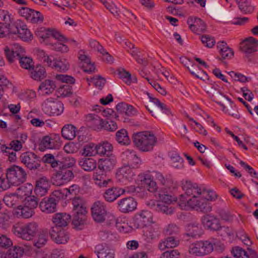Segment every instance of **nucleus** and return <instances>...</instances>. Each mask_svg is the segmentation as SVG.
<instances>
[{
	"label": "nucleus",
	"instance_id": "58",
	"mask_svg": "<svg viewBox=\"0 0 258 258\" xmlns=\"http://www.w3.org/2000/svg\"><path fill=\"white\" fill-rule=\"evenodd\" d=\"M136 154L135 151L127 149L122 153L121 157L123 161L127 162V165H129Z\"/></svg>",
	"mask_w": 258,
	"mask_h": 258
},
{
	"label": "nucleus",
	"instance_id": "45",
	"mask_svg": "<svg viewBox=\"0 0 258 258\" xmlns=\"http://www.w3.org/2000/svg\"><path fill=\"white\" fill-rule=\"evenodd\" d=\"M116 140L119 144L122 145H127L131 142L127 131L123 128L116 132Z\"/></svg>",
	"mask_w": 258,
	"mask_h": 258
},
{
	"label": "nucleus",
	"instance_id": "53",
	"mask_svg": "<svg viewBox=\"0 0 258 258\" xmlns=\"http://www.w3.org/2000/svg\"><path fill=\"white\" fill-rule=\"evenodd\" d=\"M97 154V145L95 144L89 143L84 146L82 154L85 156H93Z\"/></svg>",
	"mask_w": 258,
	"mask_h": 258
},
{
	"label": "nucleus",
	"instance_id": "17",
	"mask_svg": "<svg viewBox=\"0 0 258 258\" xmlns=\"http://www.w3.org/2000/svg\"><path fill=\"white\" fill-rule=\"evenodd\" d=\"M182 188L184 191L186 196L194 198H198L199 196H202L203 186H198L197 183H193L190 181L185 180L182 181Z\"/></svg>",
	"mask_w": 258,
	"mask_h": 258
},
{
	"label": "nucleus",
	"instance_id": "63",
	"mask_svg": "<svg viewBox=\"0 0 258 258\" xmlns=\"http://www.w3.org/2000/svg\"><path fill=\"white\" fill-rule=\"evenodd\" d=\"M99 236L102 240L107 241L114 240L116 238L115 236L113 233L106 230L100 231Z\"/></svg>",
	"mask_w": 258,
	"mask_h": 258
},
{
	"label": "nucleus",
	"instance_id": "31",
	"mask_svg": "<svg viewBox=\"0 0 258 258\" xmlns=\"http://www.w3.org/2000/svg\"><path fill=\"white\" fill-rule=\"evenodd\" d=\"M95 252L98 258H114V251L103 244H98L95 247Z\"/></svg>",
	"mask_w": 258,
	"mask_h": 258
},
{
	"label": "nucleus",
	"instance_id": "35",
	"mask_svg": "<svg viewBox=\"0 0 258 258\" xmlns=\"http://www.w3.org/2000/svg\"><path fill=\"white\" fill-rule=\"evenodd\" d=\"M239 9L243 14H250L254 10V6L249 0H235Z\"/></svg>",
	"mask_w": 258,
	"mask_h": 258
},
{
	"label": "nucleus",
	"instance_id": "56",
	"mask_svg": "<svg viewBox=\"0 0 258 258\" xmlns=\"http://www.w3.org/2000/svg\"><path fill=\"white\" fill-rule=\"evenodd\" d=\"M10 146V147H7L5 145H3L1 149L2 151H6V150H12V149L13 151H18L22 148L21 142L18 140H13L11 141Z\"/></svg>",
	"mask_w": 258,
	"mask_h": 258
},
{
	"label": "nucleus",
	"instance_id": "39",
	"mask_svg": "<svg viewBox=\"0 0 258 258\" xmlns=\"http://www.w3.org/2000/svg\"><path fill=\"white\" fill-rule=\"evenodd\" d=\"M31 77L36 81H40L46 76L45 69L41 66H34L29 70Z\"/></svg>",
	"mask_w": 258,
	"mask_h": 258
},
{
	"label": "nucleus",
	"instance_id": "59",
	"mask_svg": "<svg viewBox=\"0 0 258 258\" xmlns=\"http://www.w3.org/2000/svg\"><path fill=\"white\" fill-rule=\"evenodd\" d=\"M87 81L89 82V84L90 82H91L95 85L96 87H98L100 89H102L106 82L105 79L102 78L100 76H95L93 78H91L90 80L87 79Z\"/></svg>",
	"mask_w": 258,
	"mask_h": 258
},
{
	"label": "nucleus",
	"instance_id": "48",
	"mask_svg": "<svg viewBox=\"0 0 258 258\" xmlns=\"http://www.w3.org/2000/svg\"><path fill=\"white\" fill-rule=\"evenodd\" d=\"M24 253L23 249L20 246H14L9 249L4 258H20Z\"/></svg>",
	"mask_w": 258,
	"mask_h": 258
},
{
	"label": "nucleus",
	"instance_id": "2",
	"mask_svg": "<svg viewBox=\"0 0 258 258\" xmlns=\"http://www.w3.org/2000/svg\"><path fill=\"white\" fill-rule=\"evenodd\" d=\"M133 141L140 151L151 152L156 144L157 138L150 132H138L133 135Z\"/></svg>",
	"mask_w": 258,
	"mask_h": 258
},
{
	"label": "nucleus",
	"instance_id": "24",
	"mask_svg": "<svg viewBox=\"0 0 258 258\" xmlns=\"http://www.w3.org/2000/svg\"><path fill=\"white\" fill-rule=\"evenodd\" d=\"M50 183L48 179L45 176L39 178L36 181L34 192L37 197H43L48 191Z\"/></svg>",
	"mask_w": 258,
	"mask_h": 258
},
{
	"label": "nucleus",
	"instance_id": "32",
	"mask_svg": "<svg viewBox=\"0 0 258 258\" xmlns=\"http://www.w3.org/2000/svg\"><path fill=\"white\" fill-rule=\"evenodd\" d=\"M55 88L56 86L53 81L45 80L41 83L38 91L41 95H48L51 93Z\"/></svg>",
	"mask_w": 258,
	"mask_h": 258
},
{
	"label": "nucleus",
	"instance_id": "62",
	"mask_svg": "<svg viewBox=\"0 0 258 258\" xmlns=\"http://www.w3.org/2000/svg\"><path fill=\"white\" fill-rule=\"evenodd\" d=\"M119 78L122 79L127 85H130L132 83L131 75L124 69H120L118 71Z\"/></svg>",
	"mask_w": 258,
	"mask_h": 258
},
{
	"label": "nucleus",
	"instance_id": "42",
	"mask_svg": "<svg viewBox=\"0 0 258 258\" xmlns=\"http://www.w3.org/2000/svg\"><path fill=\"white\" fill-rule=\"evenodd\" d=\"M76 127L72 124L65 125L61 130V135L66 139L71 140L76 137Z\"/></svg>",
	"mask_w": 258,
	"mask_h": 258
},
{
	"label": "nucleus",
	"instance_id": "14",
	"mask_svg": "<svg viewBox=\"0 0 258 258\" xmlns=\"http://www.w3.org/2000/svg\"><path fill=\"white\" fill-rule=\"evenodd\" d=\"M134 226L137 228L148 226L153 222V214L147 210H143L138 213L134 220Z\"/></svg>",
	"mask_w": 258,
	"mask_h": 258
},
{
	"label": "nucleus",
	"instance_id": "47",
	"mask_svg": "<svg viewBox=\"0 0 258 258\" xmlns=\"http://www.w3.org/2000/svg\"><path fill=\"white\" fill-rule=\"evenodd\" d=\"M247 17H222L220 20V22L225 23H231L232 24L242 25L248 21Z\"/></svg>",
	"mask_w": 258,
	"mask_h": 258
},
{
	"label": "nucleus",
	"instance_id": "61",
	"mask_svg": "<svg viewBox=\"0 0 258 258\" xmlns=\"http://www.w3.org/2000/svg\"><path fill=\"white\" fill-rule=\"evenodd\" d=\"M102 176L101 174L94 175L93 178L95 181V183L100 187H107L109 184H112V182L111 179H102Z\"/></svg>",
	"mask_w": 258,
	"mask_h": 258
},
{
	"label": "nucleus",
	"instance_id": "52",
	"mask_svg": "<svg viewBox=\"0 0 258 258\" xmlns=\"http://www.w3.org/2000/svg\"><path fill=\"white\" fill-rule=\"evenodd\" d=\"M38 197L34 196H27L24 200V205L34 211L38 204L39 199Z\"/></svg>",
	"mask_w": 258,
	"mask_h": 258
},
{
	"label": "nucleus",
	"instance_id": "27",
	"mask_svg": "<svg viewBox=\"0 0 258 258\" xmlns=\"http://www.w3.org/2000/svg\"><path fill=\"white\" fill-rule=\"evenodd\" d=\"M187 23L189 29L193 32L197 31H204L207 28L205 22L199 17H189Z\"/></svg>",
	"mask_w": 258,
	"mask_h": 258
},
{
	"label": "nucleus",
	"instance_id": "3",
	"mask_svg": "<svg viewBox=\"0 0 258 258\" xmlns=\"http://www.w3.org/2000/svg\"><path fill=\"white\" fill-rule=\"evenodd\" d=\"M35 34L40 43L45 45L49 46L51 43L49 40L51 36L58 41L66 42L68 41L65 36L54 28L40 27L36 30Z\"/></svg>",
	"mask_w": 258,
	"mask_h": 258
},
{
	"label": "nucleus",
	"instance_id": "25",
	"mask_svg": "<svg viewBox=\"0 0 258 258\" xmlns=\"http://www.w3.org/2000/svg\"><path fill=\"white\" fill-rule=\"evenodd\" d=\"M258 41L252 37L244 40L240 44V50L246 53H251L257 51Z\"/></svg>",
	"mask_w": 258,
	"mask_h": 258
},
{
	"label": "nucleus",
	"instance_id": "22",
	"mask_svg": "<svg viewBox=\"0 0 258 258\" xmlns=\"http://www.w3.org/2000/svg\"><path fill=\"white\" fill-rule=\"evenodd\" d=\"M125 191L124 189L117 186H111L105 190L103 197L106 202L111 203L123 195Z\"/></svg>",
	"mask_w": 258,
	"mask_h": 258
},
{
	"label": "nucleus",
	"instance_id": "4",
	"mask_svg": "<svg viewBox=\"0 0 258 258\" xmlns=\"http://www.w3.org/2000/svg\"><path fill=\"white\" fill-rule=\"evenodd\" d=\"M63 153L60 152L55 156L51 154H45L42 158V161L47 164H50V166L55 168L56 167H60L61 166L72 167L75 163L74 158L71 157L67 154L65 156L62 155Z\"/></svg>",
	"mask_w": 258,
	"mask_h": 258
},
{
	"label": "nucleus",
	"instance_id": "44",
	"mask_svg": "<svg viewBox=\"0 0 258 258\" xmlns=\"http://www.w3.org/2000/svg\"><path fill=\"white\" fill-rule=\"evenodd\" d=\"M247 250H248V253L242 248L239 246H235L232 248L231 252L234 257L236 258H252L250 251L253 250L249 247H247Z\"/></svg>",
	"mask_w": 258,
	"mask_h": 258
},
{
	"label": "nucleus",
	"instance_id": "37",
	"mask_svg": "<svg viewBox=\"0 0 258 258\" xmlns=\"http://www.w3.org/2000/svg\"><path fill=\"white\" fill-rule=\"evenodd\" d=\"M179 239L175 236L168 237L164 240L160 242L158 247L161 250H164L166 248H173L177 246L179 244Z\"/></svg>",
	"mask_w": 258,
	"mask_h": 258
},
{
	"label": "nucleus",
	"instance_id": "38",
	"mask_svg": "<svg viewBox=\"0 0 258 258\" xmlns=\"http://www.w3.org/2000/svg\"><path fill=\"white\" fill-rule=\"evenodd\" d=\"M16 36L24 41H31L32 35L30 31L27 29V26L23 22L21 27L19 28L18 32H16Z\"/></svg>",
	"mask_w": 258,
	"mask_h": 258
},
{
	"label": "nucleus",
	"instance_id": "11",
	"mask_svg": "<svg viewBox=\"0 0 258 258\" xmlns=\"http://www.w3.org/2000/svg\"><path fill=\"white\" fill-rule=\"evenodd\" d=\"M20 160L30 170H35L40 167V157L32 152L22 153L20 156Z\"/></svg>",
	"mask_w": 258,
	"mask_h": 258
},
{
	"label": "nucleus",
	"instance_id": "1",
	"mask_svg": "<svg viewBox=\"0 0 258 258\" xmlns=\"http://www.w3.org/2000/svg\"><path fill=\"white\" fill-rule=\"evenodd\" d=\"M153 177H155L163 186L157 191V194L161 201L160 203L170 204L172 201H175L176 198L172 195V192L177 187L176 182L170 178H165L159 172H154Z\"/></svg>",
	"mask_w": 258,
	"mask_h": 258
},
{
	"label": "nucleus",
	"instance_id": "26",
	"mask_svg": "<svg viewBox=\"0 0 258 258\" xmlns=\"http://www.w3.org/2000/svg\"><path fill=\"white\" fill-rule=\"evenodd\" d=\"M116 163L114 156H109L99 161L98 168L103 172H107L112 169Z\"/></svg>",
	"mask_w": 258,
	"mask_h": 258
},
{
	"label": "nucleus",
	"instance_id": "36",
	"mask_svg": "<svg viewBox=\"0 0 258 258\" xmlns=\"http://www.w3.org/2000/svg\"><path fill=\"white\" fill-rule=\"evenodd\" d=\"M34 213V211L24 205V206H20L18 207L14 215L18 218L27 219L31 217Z\"/></svg>",
	"mask_w": 258,
	"mask_h": 258
},
{
	"label": "nucleus",
	"instance_id": "6",
	"mask_svg": "<svg viewBox=\"0 0 258 258\" xmlns=\"http://www.w3.org/2000/svg\"><path fill=\"white\" fill-rule=\"evenodd\" d=\"M180 201L181 203L180 204L187 205L191 208L195 209L197 211L202 212L204 213L210 212L212 210V207L210 203L208 202L205 198L201 196L198 197L196 198L195 196L194 198H190L189 199H185L183 195L180 196Z\"/></svg>",
	"mask_w": 258,
	"mask_h": 258
},
{
	"label": "nucleus",
	"instance_id": "20",
	"mask_svg": "<svg viewBox=\"0 0 258 258\" xmlns=\"http://www.w3.org/2000/svg\"><path fill=\"white\" fill-rule=\"evenodd\" d=\"M137 203L132 197L124 198L117 202V208L122 213H128L134 211Z\"/></svg>",
	"mask_w": 258,
	"mask_h": 258
},
{
	"label": "nucleus",
	"instance_id": "7",
	"mask_svg": "<svg viewBox=\"0 0 258 258\" xmlns=\"http://www.w3.org/2000/svg\"><path fill=\"white\" fill-rule=\"evenodd\" d=\"M6 178L12 185L18 186L26 181L27 174L22 167L14 165L7 169Z\"/></svg>",
	"mask_w": 258,
	"mask_h": 258
},
{
	"label": "nucleus",
	"instance_id": "60",
	"mask_svg": "<svg viewBox=\"0 0 258 258\" xmlns=\"http://www.w3.org/2000/svg\"><path fill=\"white\" fill-rule=\"evenodd\" d=\"M54 68L58 71L65 72L69 69V63L65 59L56 60Z\"/></svg>",
	"mask_w": 258,
	"mask_h": 258
},
{
	"label": "nucleus",
	"instance_id": "57",
	"mask_svg": "<svg viewBox=\"0 0 258 258\" xmlns=\"http://www.w3.org/2000/svg\"><path fill=\"white\" fill-rule=\"evenodd\" d=\"M19 198L16 194H13L5 196L4 201L7 206L9 207H13L17 205Z\"/></svg>",
	"mask_w": 258,
	"mask_h": 258
},
{
	"label": "nucleus",
	"instance_id": "29",
	"mask_svg": "<svg viewBox=\"0 0 258 258\" xmlns=\"http://www.w3.org/2000/svg\"><path fill=\"white\" fill-rule=\"evenodd\" d=\"M203 233V229L198 223H189L186 226V233L185 235L187 236L192 238L199 237L202 235Z\"/></svg>",
	"mask_w": 258,
	"mask_h": 258
},
{
	"label": "nucleus",
	"instance_id": "28",
	"mask_svg": "<svg viewBox=\"0 0 258 258\" xmlns=\"http://www.w3.org/2000/svg\"><path fill=\"white\" fill-rule=\"evenodd\" d=\"M71 220V216L66 213H58L53 217L52 221L55 224L54 227L61 228L68 225Z\"/></svg>",
	"mask_w": 258,
	"mask_h": 258
},
{
	"label": "nucleus",
	"instance_id": "13",
	"mask_svg": "<svg viewBox=\"0 0 258 258\" xmlns=\"http://www.w3.org/2000/svg\"><path fill=\"white\" fill-rule=\"evenodd\" d=\"M61 146L60 138L58 135H51L42 138L39 144L41 150L46 149H57Z\"/></svg>",
	"mask_w": 258,
	"mask_h": 258
},
{
	"label": "nucleus",
	"instance_id": "16",
	"mask_svg": "<svg viewBox=\"0 0 258 258\" xmlns=\"http://www.w3.org/2000/svg\"><path fill=\"white\" fill-rule=\"evenodd\" d=\"M91 211L92 217L95 221L102 222L104 221L107 212L104 202H95L92 206Z\"/></svg>",
	"mask_w": 258,
	"mask_h": 258
},
{
	"label": "nucleus",
	"instance_id": "43",
	"mask_svg": "<svg viewBox=\"0 0 258 258\" xmlns=\"http://www.w3.org/2000/svg\"><path fill=\"white\" fill-rule=\"evenodd\" d=\"M33 186L31 184H27L20 186L17 189L16 193L18 197L21 199H24L27 196H31L32 192Z\"/></svg>",
	"mask_w": 258,
	"mask_h": 258
},
{
	"label": "nucleus",
	"instance_id": "12",
	"mask_svg": "<svg viewBox=\"0 0 258 258\" xmlns=\"http://www.w3.org/2000/svg\"><path fill=\"white\" fill-rule=\"evenodd\" d=\"M6 56L10 63L17 61L19 57L23 56L25 53V49L18 43H14L12 48L6 46L4 48Z\"/></svg>",
	"mask_w": 258,
	"mask_h": 258
},
{
	"label": "nucleus",
	"instance_id": "40",
	"mask_svg": "<svg viewBox=\"0 0 258 258\" xmlns=\"http://www.w3.org/2000/svg\"><path fill=\"white\" fill-rule=\"evenodd\" d=\"M86 213H73L72 224L74 228L82 229L86 224Z\"/></svg>",
	"mask_w": 258,
	"mask_h": 258
},
{
	"label": "nucleus",
	"instance_id": "18",
	"mask_svg": "<svg viewBox=\"0 0 258 258\" xmlns=\"http://www.w3.org/2000/svg\"><path fill=\"white\" fill-rule=\"evenodd\" d=\"M154 100L155 101V104L160 109V111L157 108L152 107L150 104L149 106H146L153 116L164 118L165 116L163 113L167 115L169 114L172 115L170 109L165 104L161 103L158 99Z\"/></svg>",
	"mask_w": 258,
	"mask_h": 258
},
{
	"label": "nucleus",
	"instance_id": "5",
	"mask_svg": "<svg viewBox=\"0 0 258 258\" xmlns=\"http://www.w3.org/2000/svg\"><path fill=\"white\" fill-rule=\"evenodd\" d=\"M38 225L35 222H30L25 224H15L12 231L17 236L26 240H30L36 235Z\"/></svg>",
	"mask_w": 258,
	"mask_h": 258
},
{
	"label": "nucleus",
	"instance_id": "49",
	"mask_svg": "<svg viewBox=\"0 0 258 258\" xmlns=\"http://www.w3.org/2000/svg\"><path fill=\"white\" fill-rule=\"evenodd\" d=\"M48 238V232L46 230H43L39 233L38 237L34 240V245L40 248L43 246L46 243Z\"/></svg>",
	"mask_w": 258,
	"mask_h": 258
},
{
	"label": "nucleus",
	"instance_id": "15",
	"mask_svg": "<svg viewBox=\"0 0 258 258\" xmlns=\"http://www.w3.org/2000/svg\"><path fill=\"white\" fill-rule=\"evenodd\" d=\"M201 222L205 228L212 231H219L221 228L219 219L214 215L203 216L201 218Z\"/></svg>",
	"mask_w": 258,
	"mask_h": 258
},
{
	"label": "nucleus",
	"instance_id": "34",
	"mask_svg": "<svg viewBox=\"0 0 258 258\" xmlns=\"http://www.w3.org/2000/svg\"><path fill=\"white\" fill-rule=\"evenodd\" d=\"M72 204L73 205L72 213L82 214L87 213L84 201L80 197L74 198L72 200Z\"/></svg>",
	"mask_w": 258,
	"mask_h": 258
},
{
	"label": "nucleus",
	"instance_id": "41",
	"mask_svg": "<svg viewBox=\"0 0 258 258\" xmlns=\"http://www.w3.org/2000/svg\"><path fill=\"white\" fill-rule=\"evenodd\" d=\"M79 164L87 171H92L96 168V161L92 158H84L79 161Z\"/></svg>",
	"mask_w": 258,
	"mask_h": 258
},
{
	"label": "nucleus",
	"instance_id": "54",
	"mask_svg": "<svg viewBox=\"0 0 258 258\" xmlns=\"http://www.w3.org/2000/svg\"><path fill=\"white\" fill-rule=\"evenodd\" d=\"M19 13L21 16H35V15L38 16H43L39 11L24 7H21L19 11Z\"/></svg>",
	"mask_w": 258,
	"mask_h": 258
},
{
	"label": "nucleus",
	"instance_id": "33",
	"mask_svg": "<svg viewBox=\"0 0 258 258\" xmlns=\"http://www.w3.org/2000/svg\"><path fill=\"white\" fill-rule=\"evenodd\" d=\"M153 171L151 175L146 174L144 176L141 181L143 183L145 188H147L149 191L154 192L157 191V186L156 182L153 180V178L156 179L155 177H153Z\"/></svg>",
	"mask_w": 258,
	"mask_h": 258
},
{
	"label": "nucleus",
	"instance_id": "8",
	"mask_svg": "<svg viewBox=\"0 0 258 258\" xmlns=\"http://www.w3.org/2000/svg\"><path fill=\"white\" fill-rule=\"evenodd\" d=\"M213 250V242L209 240L199 241L192 243L189 247L190 254L203 256L211 253Z\"/></svg>",
	"mask_w": 258,
	"mask_h": 258
},
{
	"label": "nucleus",
	"instance_id": "46",
	"mask_svg": "<svg viewBox=\"0 0 258 258\" xmlns=\"http://www.w3.org/2000/svg\"><path fill=\"white\" fill-rule=\"evenodd\" d=\"M113 149L112 145L108 142H104L97 145V153L99 155H106L109 156Z\"/></svg>",
	"mask_w": 258,
	"mask_h": 258
},
{
	"label": "nucleus",
	"instance_id": "9",
	"mask_svg": "<svg viewBox=\"0 0 258 258\" xmlns=\"http://www.w3.org/2000/svg\"><path fill=\"white\" fill-rule=\"evenodd\" d=\"M42 110L49 116H58L63 112L64 107L61 102L49 98L43 103Z\"/></svg>",
	"mask_w": 258,
	"mask_h": 258
},
{
	"label": "nucleus",
	"instance_id": "64",
	"mask_svg": "<svg viewBox=\"0 0 258 258\" xmlns=\"http://www.w3.org/2000/svg\"><path fill=\"white\" fill-rule=\"evenodd\" d=\"M68 196L67 188H62L54 190L52 193L51 197L55 198L57 202L59 200L65 199Z\"/></svg>",
	"mask_w": 258,
	"mask_h": 258
},
{
	"label": "nucleus",
	"instance_id": "51",
	"mask_svg": "<svg viewBox=\"0 0 258 258\" xmlns=\"http://www.w3.org/2000/svg\"><path fill=\"white\" fill-rule=\"evenodd\" d=\"M131 168L128 165H124L119 168L118 173L128 180H131L135 175Z\"/></svg>",
	"mask_w": 258,
	"mask_h": 258
},
{
	"label": "nucleus",
	"instance_id": "30",
	"mask_svg": "<svg viewBox=\"0 0 258 258\" xmlns=\"http://www.w3.org/2000/svg\"><path fill=\"white\" fill-rule=\"evenodd\" d=\"M146 230L144 231L143 236L145 241L151 242L157 238L159 235V228L157 225L147 226Z\"/></svg>",
	"mask_w": 258,
	"mask_h": 258
},
{
	"label": "nucleus",
	"instance_id": "21",
	"mask_svg": "<svg viewBox=\"0 0 258 258\" xmlns=\"http://www.w3.org/2000/svg\"><path fill=\"white\" fill-rule=\"evenodd\" d=\"M52 239L58 244H65L69 239L68 233L63 229L57 227H52L49 231Z\"/></svg>",
	"mask_w": 258,
	"mask_h": 258
},
{
	"label": "nucleus",
	"instance_id": "50",
	"mask_svg": "<svg viewBox=\"0 0 258 258\" xmlns=\"http://www.w3.org/2000/svg\"><path fill=\"white\" fill-rule=\"evenodd\" d=\"M17 61H18L22 68L29 71L34 66L33 59L30 57L25 56V54L20 57H19V58L17 59Z\"/></svg>",
	"mask_w": 258,
	"mask_h": 258
},
{
	"label": "nucleus",
	"instance_id": "23",
	"mask_svg": "<svg viewBox=\"0 0 258 258\" xmlns=\"http://www.w3.org/2000/svg\"><path fill=\"white\" fill-rule=\"evenodd\" d=\"M57 200L54 197L44 198L40 202L39 207L42 212L47 214L56 211Z\"/></svg>",
	"mask_w": 258,
	"mask_h": 258
},
{
	"label": "nucleus",
	"instance_id": "19",
	"mask_svg": "<svg viewBox=\"0 0 258 258\" xmlns=\"http://www.w3.org/2000/svg\"><path fill=\"white\" fill-rule=\"evenodd\" d=\"M23 22L20 19H16L14 17H4L3 25L7 30L8 34L16 35V32L21 27Z\"/></svg>",
	"mask_w": 258,
	"mask_h": 258
},
{
	"label": "nucleus",
	"instance_id": "10",
	"mask_svg": "<svg viewBox=\"0 0 258 258\" xmlns=\"http://www.w3.org/2000/svg\"><path fill=\"white\" fill-rule=\"evenodd\" d=\"M68 166H61L53 175L54 183L57 185L66 183L71 181L75 177L74 173Z\"/></svg>",
	"mask_w": 258,
	"mask_h": 258
},
{
	"label": "nucleus",
	"instance_id": "55",
	"mask_svg": "<svg viewBox=\"0 0 258 258\" xmlns=\"http://www.w3.org/2000/svg\"><path fill=\"white\" fill-rule=\"evenodd\" d=\"M64 42L58 41L55 43H51L49 46H51L52 50L61 53H67L69 51L68 46L63 44Z\"/></svg>",
	"mask_w": 258,
	"mask_h": 258
}]
</instances>
